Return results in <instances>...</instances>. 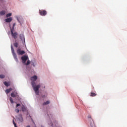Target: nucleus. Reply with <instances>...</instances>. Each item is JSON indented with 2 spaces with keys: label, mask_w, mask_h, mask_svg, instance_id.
Listing matches in <instances>:
<instances>
[{
  "label": "nucleus",
  "mask_w": 127,
  "mask_h": 127,
  "mask_svg": "<svg viewBox=\"0 0 127 127\" xmlns=\"http://www.w3.org/2000/svg\"><path fill=\"white\" fill-rule=\"evenodd\" d=\"M31 85L36 95H39V88H40L41 86L40 84L35 85V82L33 81H32Z\"/></svg>",
  "instance_id": "nucleus-1"
},
{
  "label": "nucleus",
  "mask_w": 127,
  "mask_h": 127,
  "mask_svg": "<svg viewBox=\"0 0 127 127\" xmlns=\"http://www.w3.org/2000/svg\"><path fill=\"white\" fill-rule=\"evenodd\" d=\"M11 50L12 54L14 57V59L15 60V62H18V59H17V56L16 55V54H15V52H14V49H13V47H12V46H11Z\"/></svg>",
  "instance_id": "nucleus-2"
},
{
  "label": "nucleus",
  "mask_w": 127,
  "mask_h": 127,
  "mask_svg": "<svg viewBox=\"0 0 127 127\" xmlns=\"http://www.w3.org/2000/svg\"><path fill=\"white\" fill-rule=\"evenodd\" d=\"M13 31H14V30H11L10 32H11V36L14 38V39H16V38H17V32H15L14 33H13Z\"/></svg>",
  "instance_id": "nucleus-3"
},
{
  "label": "nucleus",
  "mask_w": 127,
  "mask_h": 127,
  "mask_svg": "<svg viewBox=\"0 0 127 127\" xmlns=\"http://www.w3.org/2000/svg\"><path fill=\"white\" fill-rule=\"evenodd\" d=\"M39 13L42 16H45L47 14V11L45 10H40Z\"/></svg>",
  "instance_id": "nucleus-4"
},
{
  "label": "nucleus",
  "mask_w": 127,
  "mask_h": 127,
  "mask_svg": "<svg viewBox=\"0 0 127 127\" xmlns=\"http://www.w3.org/2000/svg\"><path fill=\"white\" fill-rule=\"evenodd\" d=\"M17 53L18 55H23V54H25V52L24 51H21L20 48H18L17 49Z\"/></svg>",
  "instance_id": "nucleus-5"
},
{
  "label": "nucleus",
  "mask_w": 127,
  "mask_h": 127,
  "mask_svg": "<svg viewBox=\"0 0 127 127\" xmlns=\"http://www.w3.org/2000/svg\"><path fill=\"white\" fill-rule=\"evenodd\" d=\"M18 123H23V117H22V115L20 114L17 119Z\"/></svg>",
  "instance_id": "nucleus-6"
},
{
  "label": "nucleus",
  "mask_w": 127,
  "mask_h": 127,
  "mask_svg": "<svg viewBox=\"0 0 127 127\" xmlns=\"http://www.w3.org/2000/svg\"><path fill=\"white\" fill-rule=\"evenodd\" d=\"M11 97H12L13 98H17L18 99L19 98V96L17 95V92H16V91H15L14 92H12L11 93Z\"/></svg>",
  "instance_id": "nucleus-7"
},
{
  "label": "nucleus",
  "mask_w": 127,
  "mask_h": 127,
  "mask_svg": "<svg viewBox=\"0 0 127 127\" xmlns=\"http://www.w3.org/2000/svg\"><path fill=\"white\" fill-rule=\"evenodd\" d=\"M19 38L22 41V43L23 45L25 44V38H24V35L20 34L19 36Z\"/></svg>",
  "instance_id": "nucleus-8"
},
{
  "label": "nucleus",
  "mask_w": 127,
  "mask_h": 127,
  "mask_svg": "<svg viewBox=\"0 0 127 127\" xmlns=\"http://www.w3.org/2000/svg\"><path fill=\"white\" fill-rule=\"evenodd\" d=\"M21 59L22 60V63L25 64V62H26V61L28 59V57L26 56H23L21 57Z\"/></svg>",
  "instance_id": "nucleus-9"
},
{
  "label": "nucleus",
  "mask_w": 127,
  "mask_h": 127,
  "mask_svg": "<svg viewBox=\"0 0 127 127\" xmlns=\"http://www.w3.org/2000/svg\"><path fill=\"white\" fill-rule=\"evenodd\" d=\"M31 80L33 81H36L37 80V76L36 75H34L31 77Z\"/></svg>",
  "instance_id": "nucleus-10"
},
{
  "label": "nucleus",
  "mask_w": 127,
  "mask_h": 127,
  "mask_svg": "<svg viewBox=\"0 0 127 127\" xmlns=\"http://www.w3.org/2000/svg\"><path fill=\"white\" fill-rule=\"evenodd\" d=\"M12 21V17H10L5 19L6 22H11Z\"/></svg>",
  "instance_id": "nucleus-11"
},
{
  "label": "nucleus",
  "mask_w": 127,
  "mask_h": 127,
  "mask_svg": "<svg viewBox=\"0 0 127 127\" xmlns=\"http://www.w3.org/2000/svg\"><path fill=\"white\" fill-rule=\"evenodd\" d=\"M10 91H12V88H10L9 89H7L5 90V93L6 94H8L9 93V92H10Z\"/></svg>",
  "instance_id": "nucleus-12"
},
{
  "label": "nucleus",
  "mask_w": 127,
  "mask_h": 127,
  "mask_svg": "<svg viewBox=\"0 0 127 127\" xmlns=\"http://www.w3.org/2000/svg\"><path fill=\"white\" fill-rule=\"evenodd\" d=\"M22 112H25L26 111V108L24 105H22V108H21Z\"/></svg>",
  "instance_id": "nucleus-13"
},
{
  "label": "nucleus",
  "mask_w": 127,
  "mask_h": 127,
  "mask_svg": "<svg viewBox=\"0 0 127 127\" xmlns=\"http://www.w3.org/2000/svg\"><path fill=\"white\" fill-rule=\"evenodd\" d=\"M97 96V94L94 92H91L90 94L91 97H96Z\"/></svg>",
  "instance_id": "nucleus-14"
},
{
  "label": "nucleus",
  "mask_w": 127,
  "mask_h": 127,
  "mask_svg": "<svg viewBox=\"0 0 127 127\" xmlns=\"http://www.w3.org/2000/svg\"><path fill=\"white\" fill-rule=\"evenodd\" d=\"M5 14V11L2 10L0 12V15H4Z\"/></svg>",
  "instance_id": "nucleus-15"
},
{
  "label": "nucleus",
  "mask_w": 127,
  "mask_h": 127,
  "mask_svg": "<svg viewBox=\"0 0 127 127\" xmlns=\"http://www.w3.org/2000/svg\"><path fill=\"white\" fill-rule=\"evenodd\" d=\"M13 45L14 47H16V48H17L18 47V43L17 42H15L13 44Z\"/></svg>",
  "instance_id": "nucleus-16"
},
{
  "label": "nucleus",
  "mask_w": 127,
  "mask_h": 127,
  "mask_svg": "<svg viewBox=\"0 0 127 127\" xmlns=\"http://www.w3.org/2000/svg\"><path fill=\"white\" fill-rule=\"evenodd\" d=\"M49 104H50V102L49 101H47L46 102L43 103V106L45 105H49Z\"/></svg>",
  "instance_id": "nucleus-17"
},
{
  "label": "nucleus",
  "mask_w": 127,
  "mask_h": 127,
  "mask_svg": "<svg viewBox=\"0 0 127 127\" xmlns=\"http://www.w3.org/2000/svg\"><path fill=\"white\" fill-rule=\"evenodd\" d=\"M4 85H5V86H6V87H8V86H9V84H8V83H7V82L6 81H4L3 82Z\"/></svg>",
  "instance_id": "nucleus-18"
},
{
  "label": "nucleus",
  "mask_w": 127,
  "mask_h": 127,
  "mask_svg": "<svg viewBox=\"0 0 127 127\" xmlns=\"http://www.w3.org/2000/svg\"><path fill=\"white\" fill-rule=\"evenodd\" d=\"M9 100L10 101L11 104H13V103H14V102L13 101V99H12V98L10 97L9 98Z\"/></svg>",
  "instance_id": "nucleus-19"
},
{
  "label": "nucleus",
  "mask_w": 127,
  "mask_h": 127,
  "mask_svg": "<svg viewBox=\"0 0 127 127\" xmlns=\"http://www.w3.org/2000/svg\"><path fill=\"white\" fill-rule=\"evenodd\" d=\"M14 26H15V23L13 24L12 28H10V30H14Z\"/></svg>",
  "instance_id": "nucleus-20"
},
{
  "label": "nucleus",
  "mask_w": 127,
  "mask_h": 127,
  "mask_svg": "<svg viewBox=\"0 0 127 127\" xmlns=\"http://www.w3.org/2000/svg\"><path fill=\"white\" fill-rule=\"evenodd\" d=\"M29 64H30V61L28 60L27 62V63H25V65H29Z\"/></svg>",
  "instance_id": "nucleus-21"
},
{
  "label": "nucleus",
  "mask_w": 127,
  "mask_h": 127,
  "mask_svg": "<svg viewBox=\"0 0 127 127\" xmlns=\"http://www.w3.org/2000/svg\"><path fill=\"white\" fill-rule=\"evenodd\" d=\"M11 15V13H8L6 15V17H9Z\"/></svg>",
  "instance_id": "nucleus-22"
},
{
  "label": "nucleus",
  "mask_w": 127,
  "mask_h": 127,
  "mask_svg": "<svg viewBox=\"0 0 127 127\" xmlns=\"http://www.w3.org/2000/svg\"><path fill=\"white\" fill-rule=\"evenodd\" d=\"M4 75H3V74H0V78H1V79H3V78H4Z\"/></svg>",
  "instance_id": "nucleus-23"
},
{
  "label": "nucleus",
  "mask_w": 127,
  "mask_h": 127,
  "mask_svg": "<svg viewBox=\"0 0 127 127\" xmlns=\"http://www.w3.org/2000/svg\"><path fill=\"white\" fill-rule=\"evenodd\" d=\"M15 111L17 114H18V113H19V109H15Z\"/></svg>",
  "instance_id": "nucleus-24"
},
{
  "label": "nucleus",
  "mask_w": 127,
  "mask_h": 127,
  "mask_svg": "<svg viewBox=\"0 0 127 127\" xmlns=\"http://www.w3.org/2000/svg\"><path fill=\"white\" fill-rule=\"evenodd\" d=\"M17 20H18V22L20 23V21H19V19H18V17H17Z\"/></svg>",
  "instance_id": "nucleus-25"
},
{
  "label": "nucleus",
  "mask_w": 127,
  "mask_h": 127,
  "mask_svg": "<svg viewBox=\"0 0 127 127\" xmlns=\"http://www.w3.org/2000/svg\"><path fill=\"white\" fill-rule=\"evenodd\" d=\"M19 106H20V104H17L16 105V108H17V107H19Z\"/></svg>",
  "instance_id": "nucleus-26"
},
{
  "label": "nucleus",
  "mask_w": 127,
  "mask_h": 127,
  "mask_svg": "<svg viewBox=\"0 0 127 127\" xmlns=\"http://www.w3.org/2000/svg\"><path fill=\"white\" fill-rule=\"evenodd\" d=\"M88 119H91L92 118V117H91V115H88Z\"/></svg>",
  "instance_id": "nucleus-27"
},
{
  "label": "nucleus",
  "mask_w": 127,
  "mask_h": 127,
  "mask_svg": "<svg viewBox=\"0 0 127 127\" xmlns=\"http://www.w3.org/2000/svg\"><path fill=\"white\" fill-rule=\"evenodd\" d=\"M26 127H30V126H27Z\"/></svg>",
  "instance_id": "nucleus-28"
},
{
  "label": "nucleus",
  "mask_w": 127,
  "mask_h": 127,
  "mask_svg": "<svg viewBox=\"0 0 127 127\" xmlns=\"http://www.w3.org/2000/svg\"><path fill=\"white\" fill-rule=\"evenodd\" d=\"M51 126H52V123L51 124Z\"/></svg>",
  "instance_id": "nucleus-29"
},
{
  "label": "nucleus",
  "mask_w": 127,
  "mask_h": 127,
  "mask_svg": "<svg viewBox=\"0 0 127 127\" xmlns=\"http://www.w3.org/2000/svg\"><path fill=\"white\" fill-rule=\"evenodd\" d=\"M20 25H21V23H20Z\"/></svg>",
  "instance_id": "nucleus-30"
}]
</instances>
